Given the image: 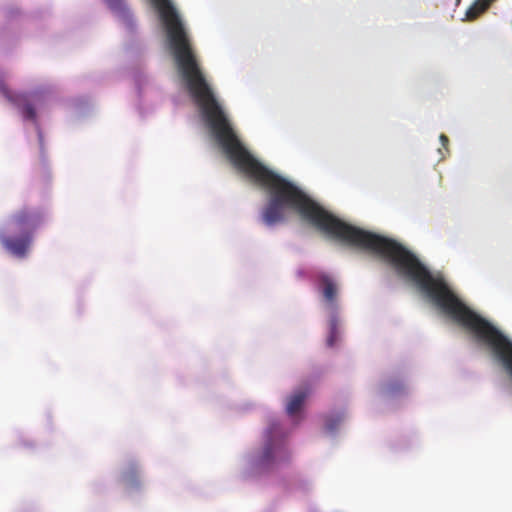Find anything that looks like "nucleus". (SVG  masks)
Segmentation results:
<instances>
[{"label":"nucleus","mask_w":512,"mask_h":512,"mask_svg":"<svg viewBox=\"0 0 512 512\" xmlns=\"http://www.w3.org/2000/svg\"><path fill=\"white\" fill-rule=\"evenodd\" d=\"M44 222L41 209L24 207L15 212L9 219V225L18 236H1L3 247L12 255L23 258L32 244L34 231Z\"/></svg>","instance_id":"obj_1"},{"label":"nucleus","mask_w":512,"mask_h":512,"mask_svg":"<svg viewBox=\"0 0 512 512\" xmlns=\"http://www.w3.org/2000/svg\"><path fill=\"white\" fill-rule=\"evenodd\" d=\"M310 394V387L303 386L290 396V429L298 427L306 419V403Z\"/></svg>","instance_id":"obj_2"},{"label":"nucleus","mask_w":512,"mask_h":512,"mask_svg":"<svg viewBox=\"0 0 512 512\" xmlns=\"http://www.w3.org/2000/svg\"><path fill=\"white\" fill-rule=\"evenodd\" d=\"M0 91L7 98L8 101L21 109V113L26 120L36 122V110L29 102L26 94L12 93L6 86L1 85Z\"/></svg>","instance_id":"obj_3"},{"label":"nucleus","mask_w":512,"mask_h":512,"mask_svg":"<svg viewBox=\"0 0 512 512\" xmlns=\"http://www.w3.org/2000/svg\"><path fill=\"white\" fill-rule=\"evenodd\" d=\"M321 292L325 301V305L327 310L330 311L332 315H336V311L338 308L337 305V285L334 280L328 275H322L319 278Z\"/></svg>","instance_id":"obj_4"},{"label":"nucleus","mask_w":512,"mask_h":512,"mask_svg":"<svg viewBox=\"0 0 512 512\" xmlns=\"http://www.w3.org/2000/svg\"><path fill=\"white\" fill-rule=\"evenodd\" d=\"M268 439L259 459L262 466L269 465L278 455L281 440L278 438V426L273 424L268 430Z\"/></svg>","instance_id":"obj_5"},{"label":"nucleus","mask_w":512,"mask_h":512,"mask_svg":"<svg viewBox=\"0 0 512 512\" xmlns=\"http://www.w3.org/2000/svg\"><path fill=\"white\" fill-rule=\"evenodd\" d=\"M496 0H475L466 11V19L473 21L482 15Z\"/></svg>","instance_id":"obj_6"},{"label":"nucleus","mask_w":512,"mask_h":512,"mask_svg":"<svg viewBox=\"0 0 512 512\" xmlns=\"http://www.w3.org/2000/svg\"><path fill=\"white\" fill-rule=\"evenodd\" d=\"M139 469L134 462L128 464L121 474V479L126 485H135L138 483Z\"/></svg>","instance_id":"obj_7"},{"label":"nucleus","mask_w":512,"mask_h":512,"mask_svg":"<svg viewBox=\"0 0 512 512\" xmlns=\"http://www.w3.org/2000/svg\"><path fill=\"white\" fill-rule=\"evenodd\" d=\"M103 1L108 5V7L112 11H114L116 13L123 14V16L130 17L129 10L126 7L123 0H103Z\"/></svg>","instance_id":"obj_8"},{"label":"nucleus","mask_w":512,"mask_h":512,"mask_svg":"<svg viewBox=\"0 0 512 512\" xmlns=\"http://www.w3.org/2000/svg\"><path fill=\"white\" fill-rule=\"evenodd\" d=\"M337 324H338V319H337V316L336 315H331V319H330V334H329V337L327 339V345L332 347L336 340H337Z\"/></svg>","instance_id":"obj_9"},{"label":"nucleus","mask_w":512,"mask_h":512,"mask_svg":"<svg viewBox=\"0 0 512 512\" xmlns=\"http://www.w3.org/2000/svg\"><path fill=\"white\" fill-rule=\"evenodd\" d=\"M337 324H338V319H337V316L336 315H331V319H330V334H329V337L327 339V345L332 347L336 340H337Z\"/></svg>","instance_id":"obj_10"},{"label":"nucleus","mask_w":512,"mask_h":512,"mask_svg":"<svg viewBox=\"0 0 512 512\" xmlns=\"http://www.w3.org/2000/svg\"><path fill=\"white\" fill-rule=\"evenodd\" d=\"M341 420H342L341 417H336L335 419H328L325 424L326 429L328 431H333L337 427V425L341 422Z\"/></svg>","instance_id":"obj_11"},{"label":"nucleus","mask_w":512,"mask_h":512,"mask_svg":"<svg viewBox=\"0 0 512 512\" xmlns=\"http://www.w3.org/2000/svg\"><path fill=\"white\" fill-rule=\"evenodd\" d=\"M440 141H441V143H442V146L446 149V148H447V145H448V143H449V139H448V137H447L446 135H444V134H441V135H440Z\"/></svg>","instance_id":"obj_12"},{"label":"nucleus","mask_w":512,"mask_h":512,"mask_svg":"<svg viewBox=\"0 0 512 512\" xmlns=\"http://www.w3.org/2000/svg\"><path fill=\"white\" fill-rule=\"evenodd\" d=\"M461 0H456V4L458 5L460 3Z\"/></svg>","instance_id":"obj_13"}]
</instances>
